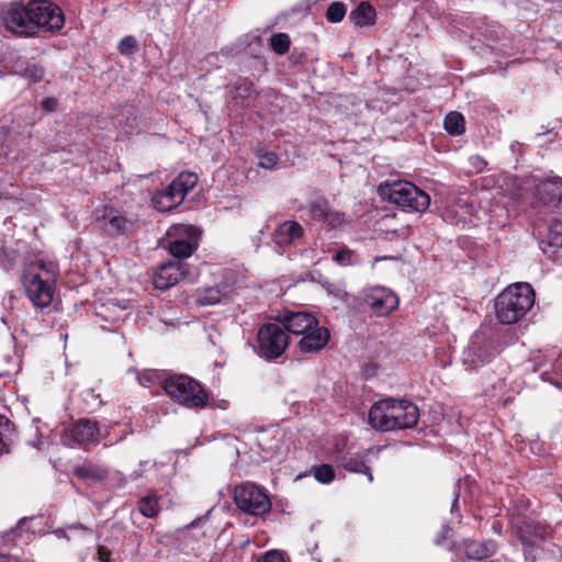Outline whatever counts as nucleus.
Returning <instances> with one entry per match:
<instances>
[{
	"mask_svg": "<svg viewBox=\"0 0 562 562\" xmlns=\"http://www.w3.org/2000/svg\"><path fill=\"white\" fill-rule=\"evenodd\" d=\"M535 291L528 283L507 286L495 300V315L502 324L519 322L533 306Z\"/></svg>",
	"mask_w": 562,
	"mask_h": 562,
	"instance_id": "obj_3",
	"label": "nucleus"
},
{
	"mask_svg": "<svg viewBox=\"0 0 562 562\" xmlns=\"http://www.w3.org/2000/svg\"><path fill=\"white\" fill-rule=\"evenodd\" d=\"M492 562H513V561H510V560H508V559H506V558H497V559H495V560H494V561H492Z\"/></svg>",
	"mask_w": 562,
	"mask_h": 562,
	"instance_id": "obj_49",
	"label": "nucleus"
},
{
	"mask_svg": "<svg viewBox=\"0 0 562 562\" xmlns=\"http://www.w3.org/2000/svg\"><path fill=\"white\" fill-rule=\"evenodd\" d=\"M443 125L447 133L454 136L461 135L465 130L463 115L456 111L446 115Z\"/></svg>",
	"mask_w": 562,
	"mask_h": 562,
	"instance_id": "obj_31",
	"label": "nucleus"
},
{
	"mask_svg": "<svg viewBox=\"0 0 562 562\" xmlns=\"http://www.w3.org/2000/svg\"><path fill=\"white\" fill-rule=\"evenodd\" d=\"M82 401L85 402V411L93 412L101 407L102 400L100 394L95 393L94 389H86L80 393Z\"/></svg>",
	"mask_w": 562,
	"mask_h": 562,
	"instance_id": "obj_35",
	"label": "nucleus"
},
{
	"mask_svg": "<svg viewBox=\"0 0 562 562\" xmlns=\"http://www.w3.org/2000/svg\"><path fill=\"white\" fill-rule=\"evenodd\" d=\"M137 380L142 386L150 387L156 384L164 385L167 379L164 378L160 371L147 369L137 374Z\"/></svg>",
	"mask_w": 562,
	"mask_h": 562,
	"instance_id": "obj_33",
	"label": "nucleus"
},
{
	"mask_svg": "<svg viewBox=\"0 0 562 562\" xmlns=\"http://www.w3.org/2000/svg\"><path fill=\"white\" fill-rule=\"evenodd\" d=\"M289 346V335L278 323H267L259 327L254 351L266 361L280 358Z\"/></svg>",
	"mask_w": 562,
	"mask_h": 562,
	"instance_id": "obj_7",
	"label": "nucleus"
},
{
	"mask_svg": "<svg viewBox=\"0 0 562 562\" xmlns=\"http://www.w3.org/2000/svg\"><path fill=\"white\" fill-rule=\"evenodd\" d=\"M440 541H441V540H440L439 538H438V539H436V543H437V544H439V543H440Z\"/></svg>",
	"mask_w": 562,
	"mask_h": 562,
	"instance_id": "obj_52",
	"label": "nucleus"
},
{
	"mask_svg": "<svg viewBox=\"0 0 562 562\" xmlns=\"http://www.w3.org/2000/svg\"><path fill=\"white\" fill-rule=\"evenodd\" d=\"M259 562H284V558L279 551L271 550V551L266 552L260 558Z\"/></svg>",
	"mask_w": 562,
	"mask_h": 562,
	"instance_id": "obj_44",
	"label": "nucleus"
},
{
	"mask_svg": "<svg viewBox=\"0 0 562 562\" xmlns=\"http://www.w3.org/2000/svg\"><path fill=\"white\" fill-rule=\"evenodd\" d=\"M233 499L240 512L251 517L267 514L272 506L267 491L250 482L236 485L233 490Z\"/></svg>",
	"mask_w": 562,
	"mask_h": 562,
	"instance_id": "obj_8",
	"label": "nucleus"
},
{
	"mask_svg": "<svg viewBox=\"0 0 562 562\" xmlns=\"http://www.w3.org/2000/svg\"><path fill=\"white\" fill-rule=\"evenodd\" d=\"M536 195L538 207L552 214L546 241L550 247L562 248V179L540 183Z\"/></svg>",
	"mask_w": 562,
	"mask_h": 562,
	"instance_id": "obj_4",
	"label": "nucleus"
},
{
	"mask_svg": "<svg viewBox=\"0 0 562 562\" xmlns=\"http://www.w3.org/2000/svg\"><path fill=\"white\" fill-rule=\"evenodd\" d=\"M458 503V498L456 497L454 501H453V504H452V507H454V505Z\"/></svg>",
	"mask_w": 562,
	"mask_h": 562,
	"instance_id": "obj_51",
	"label": "nucleus"
},
{
	"mask_svg": "<svg viewBox=\"0 0 562 562\" xmlns=\"http://www.w3.org/2000/svg\"><path fill=\"white\" fill-rule=\"evenodd\" d=\"M69 436L75 443H97L100 437V429L95 422L82 419L69 429Z\"/></svg>",
	"mask_w": 562,
	"mask_h": 562,
	"instance_id": "obj_23",
	"label": "nucleus"
},
{
	"mask_svg": "<svg viewBox=\"0 0 562 562\" xmlns=\"http://www.w3.org/2000/svg\"><path fill=\"white\" fill-rule=\"evenodd\" d=\"M474 203L475 199L468 195H461L458 198L456 204L451 206L449 212L458 223L476 224L475 220H480V211L475 207Z\"/></svg>",
	"mask_w": 562,
	"mask_h": 562,
	"instance_id": "obj_22",
	"label": "nucleus"
},
{
	"mask_svg": "<svg viewBox=\"0 0 562 562\" xmlns=\"http://www.w3.org/2000/svg\"><path fill=\"white\" fill-rule=\"evenodd\" d=\"M279 162V157L273 151H266L259 157V166L265 169H273Z\"/></svg>",
	"mask_w": 562,
	"mask_h": 562,
	"instance_id": "obj_42",
	"label": "nucleus"
},
{
	"mask_svg": "<svg viewBox=\"0 0 562 562\" xmlns=\"http://www.w3.org/2000/svg\"><path fill=\"white\" fill-rule=\"evenodd\" d=\"M98 559L100 562H109L110 561V551L104 547L98 548Z\"/></svg>",
	"mask_w": 562,
	"mask_h": 562,
	"instance_id": "obj_48",
	"label": "nucleus"
},
{
	"mask_svg": "<svg viewBox=\"0 0 562 562\" xmlns=\"http://www.w3.org/2000/svg\"><path fill=\"white\" fill-rule=\"evenodd\" d=\"M235 90H236V97L241 98V99H247L251 94L252 85H251V82H249L245 79H240L236 82Z\"/></svg>",
	"mask_w": 562,
	"mask_h": 562,
	"instance_id": "obj_43",
	"label": "nucleus"
},
{
	"mask_svg": "<svg viewBox=\"0 0 562 562\" xmlns=\"http://www.w3.org/2000/svg\"><path fill=\"white\" fill-rule=\"evenodd\" d=\"M27 245L24 241H16L13 247L2 246L0 249V268L4 271H11L19 267H29V260L25 256Z\"/></svg>",
	"mask_w": 562,
	"mask_h": 562,
	"instance_id": "obj_20",
	"label": "nucleus"
},
{
	"mask_svg": "<svg viewBox=\"0 0 562 562\" xmlns=\"http://www.w3.org/2000/svg\"><path fill=\"white\" fill-rule=\"evenodd\" d=\"M105 220V229L110 234H127L133 227V223L115 210H111Z\"/></svg>",
	"mask_w": 562,
	"mask_h": 562,
	"instance_id": "obj_27",
	"label": "nucleus"
},
{
	"mask_svg": "<svg viewBox=\"0 0 562 562\" xmlns=\"http://www.w3.org/2000/svg\"><path fill=\"white\" fill-rule=\"evenodd\" d=\"M419 419L418 407L406 400L384 398L369 412V424L381 431L413 428Z\"/></svg>",
	"mask_w": 562,
	"mask_h": 562,
	"instance_id": "obj_2",
	"label": "nucleus"
},
{
	"mask_svg": "<svg viewBox=\"0 0 562 562\" xmlns=\"http://www.w3.org/2000/svg\"><path fill=\"white\" fill-rule=\"evenodd\" d=\"M138 509L147 518L156 517L160 510L158 497L155 494L142 497L138 502Z\"/></svg>",
	"mask_w": 562,
	"mask_h": 562,
	"instance_id": "obj_32",
	"label": "nucleus"
},
{
	"mask_svg": "<svg viewBox=\"0 0 562 562\" xmlns=\"http://www.w3.org/2000/svg\"><path fill=\"white\" fill-rule=\"evenodd\" d=\"M201 521H202V519H201V518H199V519H196V520L192 521V522L190 524V526H189V527H195V526H198Z\"/></svg>",
	"mask_w": 562,
	"mask_h": 562,
	"instance_id": "obj_50",
	"label": "nucleus"
},
{
	"mask_svg": "<svg viewBox=\"0 0 562 562\" xmlns=\"http://www.w3.org/2000/svg\"><path fill=\"white\" fill-rule=\"evenodd\" d=\"M333 259L340 266H351L358 262V256L348 248H342L336 251Z\"/></svg>",
	"mask_w": 562,
	"mask_h": 562,
	"instance_id": "obj_39",
	"label": "nucleus"
},
{
	"mask_svg": "<svg viewBox=\"0 0 562 562\" xmlns=\"http://www.w3.org/2000/svg\"><path fill=\"white\" fill-rule=\"evenodd\" d=\"M316 322H318V319L310 313L286 311L281 316L282 324L280 325L286 333L290 331L293 335L300 336L301 334L308 331L312 326L315 327Z\"/></svg>",
	"mask_w": 562,
	"mask_h": 562,
	"instance_id": "obj_21",
	"label": "nucleus"
},
{
	"mask_svg": "<svg viewBox=\"0 0 562 562\" xmlns=\"http://www.w3.org/2000/svg\"><path fill=\"white\" fill-rule=\"evenodd\" d=\"M41 105L46 112H52L56 109L57 100L55 98H45L42 100Z\"/></svg>",
	"mask_w": 562,
	"mask_h": 562,
	"instance_id": "obj_46",
	"label": "nucleus"
},
{
	"mask_svg": "<svg viewBox=\"0 0 562 562\" xmlns=\"http://www.w3.org/2000/svg\"><path fill=\"white\" fill-rule=\"evenodd\" d=\"M378 193L403 210L425 212L430 205V196L409 181H384L379 184Z\"/></svg>",
	"mask_w": 562,
	"mask_h": 562,
	"instance_id": "obj_5",
	"label": "nucleus"
},
{
	"mask_svg": "<svg viewBox=\"0 0 562 562\" xmlns=\"http://www.w3.org/2000/svg\"><path fill=\"white\" fill-rule=\"evenodd\" d=\"M187 273L186 263L169 261L161 265L154 273L153 283L156 289L165 290L181 281Z\"/></svg>",
	"mask_w": 562,
	"mask_h": 562,
	"instance_id": "obj_18",
	"label": "nucleus"
},
{
	"mask_svg": "<svg viewBox=\"0 0 562 562\" xmlns=\"http://www.w3.org/2000/svg\"><path fill=\"white\" fill-rule=\"evenodd\" d=\"M470 164L476 172H482L486 167V161L480 156L470 157Z\"/></svg>",
	"mask_w": 562,
	"mask_h": 562,
	"instance_id": "obj_45",
	"label": "nucleus"
},
{
	"mask_svg": "<svg viewBox=\"0 0 562 562\" xmlns=\"http://www.w3.org/2000/svg\"><path fill=\"white\" fill-rule=\"evenodd\" d=\"M465 554L471 560H483L491 557L496 551V543L492 540L475 541L469 540L464 543Z\"/></svg>",
	"mask_w": 562,
	"mask_h": 562,
	"instance_id": "obj_25",
	"label": "nucleus"
},
{
	"mask_svg": "<svg viewBox=\"0 0 562 562\" xmlns=\"http://www.w3.org/2000/svg\"><path fill=\"white\" fill-rule=\"evenodd\" d=\"M290 37L285 33H278L271 36L270 46L279 55L285 54L290 48Z\"/></svg>",
	"mask_w": 562,
	"mask_h": 562,
	"instance_id": "obj_36",
	"label": "nucleus"
},
{
	"mask_svg": "<svg viewBox=\"0 0 562 562\" xmlns=\"http://www.w3.org/2000/svg\"><path fill=\"white\" fill-rule=\"evenodd\" d=\"M76 475L88 484H94L106 479L108 471L101 465H83L75 470Z\"/></svg>",
	"mask_w": 562,
	"mask_h": 562,
	"instance_id": "obj_28",
	"label": "nucleus"
},
{
	"mask_svg": "<svg viewBox=\"0 0 562 562\" xmlns=\"http://www.w3.org/2000/svg\"><path fill=\"white\" fill-rule=\"evenodd\" d=\"M524 557L527 562L536 561V547H524Z\"/></svg>",
	"mask_w": 562,
	"mask_h": 562,
	"instance_id": "obj_47",
	"label": "nucleus"
},
{
	"mask_svg": "<svg viewBox=\"0 0 562 562\" xmlns=\"http://www.w3.org/2000/svg\"><path fill=\"white\" fill-rule=\"evenodd\" d=\"M347 13V4L341 1L331 2L326 10V20L329 23H339Z\"/></svg>",
	"mask_w": 562,
	"mask_h": 562,
	"instance_id": "obj_34",
	"label": "nucleus"
},
{
	"mask_svg": "<svg viewBox=\"0 0 562 562\" xmlns=\"http://www.w3.org/2000/svg\"><path fill=\"white\" fill-rule=\"evenodd\" d=\"M168 235L175 239L169 241V252L176 258H189L196 248L200 231L186 224H179L170 228Z\"/></svg>",
	"mask_w": 562,
	"mask_h": 562,
	"instance_id": "obj_13",
	"label": "nucleus"
},
{
	"mask_svg": "<svg viewBox=\"0 0 562 562\" xmlns=\"http://www.w3.org/2000/svg\"><path fill=\"white\" fill-rule=\"evenodd\" d=\"M156 472H157V463L156 462L142 461L138 464V468L130 474V477L132 480H137L139 477H150Z\"/></svg>",
	"mask_w": 562,
	"mask_h": 562,
	"instance_id": "obj_37",
	"label": "nucleus"
},
{
	"mask_svg": "<svg viewBox=\"0 0 562 562\" xmlns=\"http://www.w3.org/2000/svg\"><path fill=\"white\" fill-rule=\"evenodd\" d=\"M349 19L356 27L369 26L375 22V10L369 2H361L350 12Z\"/></svg>",
	"mask_w": 562,
	"mask_h": 562,
	"instance_id": "obj_26",
	"label": "nucleus"
},
{
	"mask_svg": "<svg viewBox=\"0 0 562 562\" xmlns=\"http://www.w3.org/2000/svg\"><path fill=\"white\" fill-rule=\"evenodd\" d=\"M301 339L297 342V348L302 353H316L319 352L328 344L330 338L329 329L321 326L319 322L315 323L308 331L300 335Z\"/></svg>",
	"mask_w": 562,
	"mask_h": 562,
	"instance_id": "obj_17",
	"label": "nucleus"
},
{
	"mask_svg": "<svg viewBox=\"0 0 562 562\" xmlns=\"http://www.w3.org/2000/svg\"><path fill=\"white\" fill-rule=\"evenodd\" d=\"M363 301L376 316H385L398 306L396 294L383 286L368 289Z\"/></svg>",
	"mask_w": 562,
	"mask_h": 562,
	"instance_id": "obj_16",
	"label": "nucleus"
},
{
	"mask_svg": "<svg viewBox=\"0 0 562 562\" xmlns=\"http://www.w3.org/2000/svg\"><path fill=\"white\" fill-rule=\"evenodd\" d=\"M512 532L522 547H537L540 541L550 536L551 529L548 525L530 518H517L512 520Z\"/></svg>",
	"mask_w": 562,
	"mask_h": 562,
	"instance_id": "obj_14",
	"label": "nucleus"
},
{
	"mask_svg": "<svg viewBox=\"0 0 562 562\" xmlns=\"http://www.w3.org/2000/svg\"><path fill=\"white\" fill-rule=\"evenodd\" d=\"M303 217L322 228L335 229L342 226L344 215L333 210L328 201L317 198L303 210Z\"/></svg>",
	"mask_w": 562,
	"mask_h": 562,
	"instance_id": "obj_12",
	"label": "nucleus"
},
{
	"mask_svg": "<svg viewBox=\"0 0 562 562\" xmlns=\"http://www.w3.org/2000/svg\"><path fill=\"white\" fill-rule=\"evenodd\" d=\"M22 76L32 82H38L43 79V68L36 64H27L22 72Z\"/></svg>",
	"mask_w": 562,
	"mask_h": 562,
	"instance_id": "obj_41",
	"label": "nucleus"
},
{
	"mask_svg": "<svg viewBox=\"0 0 562 562\" xmlns=\"http://www.w3.org/2000/svg\"><path fill=\"white\" fill-rule=\"evenodd\" d=\"M59 274V265L53 259L38 258L30 261L23 271L22 283L35 307L44 308L50 305Z\"/></svg>",
	"mask_w": 562,
	"mask_h": 562,
	"instance_id": "obj_1",
	"label": "nucleus"
},
{
	"mask_svg": "<svg viewBox=\"0 0 562 562\" xmlns=\"http://www.w3.org/2000/svg\"><path fill=\"white\" fill-rule=\"evenodd\" d=\"M198 176L193 172H181L169 186L153 196V205L159 212H168L182 203L187 193L195 187Z\"/></svg>",
	"mask_w": 562,
	"mask_h": 562,
	"instance_id": "obj_9",
	"label": "nucleus"
},
{
	"mask_svg": "<svg viewBox=\"0 0 562 562\" xmlns=\"http://www.w3.org/2000/svg\"><path fill=\"white\" fill-rule=\"evenodd\" d=\"M379 449L374 450L373 448L353 452L346 453L340 457H337L336 461L349 472L355 473H364L368 476V481L371 483L373 481V475L370 471V468L367 465L368 457L370 454H376Z\"/></svg>",
	"mask_w": 562,
	"mask_h": 562,
	"instance_id": "obj_19",
	"label": "nucleus"
},
{
	"mask_svg": "<svg viewBox=\"0 0 562 562\" xmlns=\"http://www.w3.org/2000/svg\"><path fill=\"white\" fill-rule=\"evenodd\" d=\"M223 293L218 285L199 289L195 294V301L199 305H214L222 301Z\"/></svg>",
	"mask_w": 562,
	"mask_h": 562,
	"instance_id": "obj_30",
	"label": "nucleus"
},
{
	"mask_svg": "<svg viewBox=\"0 0 562 562\" xmlns=\"http://www.w3.org/2000/svg\"><path fill=\"white\" fill-rule=\"evenodd\" d=\"M164 390L175 402L187 408L202 409L210 403L209 392L188 375L170 376L165 381Z\"/></svg>",
	"mask_w": 562,
	"mask_h": 562,
	"instance_id": "obj_6",
	"label": "nucleus"
},
{
	"mask_svg": "<svg viewBox=\"0 0 562 562\" xmlns=\"http://www.w3.org/2000/svg\"><path fill=\"white\" fill-rule=\"evenodd\" d=\"M117 49L122 55L131 56L136 53L137 50V41L134 36L127 35L123 37Z\"/></svg>",
	"mask_w": 562,
	"mask_h": 562,
	"instance_id": "obj_40",
	"label": "nucleus"
},
{
	"mask_svg": "<svg viewBox=\"0 0 562 562\" xmlns=\"http://www.w3.org/2000/svg\"><path fill=\"white\" fill-rule=\"evenodd\" d=\"M498 352L493 341L475 333L468 349L464 351L463 362L471 368H477L490 362Z\"/></svg>",
	"mask_w": 562,
	"mask_h": 562,
	"instance_id": "obj_15",
	"label": "nucleus"
},
{
	"mask_svg": "<svg viewBox=\"0 0 562 562\" xmlns=\"http://www.w3.org/2000/svg\"><path fill=\"white\" fill-rule=\"evenodd\" d=\"M15 438L14 425L9 418L0 415V456L8 453Z\"/></svg>",
	"mask_w": 562,
	"mask_h": 562,
	"instance_id": "obj_29",
	"label": "nucleus"
},
{
	"mask_svg": "<svg viewBox=\"0 0 562 562\" xmlns=\"http://www.w3.org/2000/svg\"><path fill=\"white\" fill-rule=\"evenodd\" d=\"M30 10L33 13L34 34L40 29L57 31L64 26V14L59 7L47 0L30 1Z\"/></svg>",
	"mask_w": 562,
	"mask_h": 562,
	"instance_id": "obj_11",
	"label": "nucleus"
},
{
	"mask_svg": "<svg viewBox=\"0 0 562 562\" xmlns=\"http://www.w3.org/2000/svg\"><path fill=\"white\" fill-rule=\"evenodd\" d=\"M33 13L27 4L11 2L0 10V18L4 27L19 36H31L34 34Z\"/></svg>",
	"mask_w": 562,
	"mask_h": 562,
	"instance_id": "obj_10",
	"label": "nucleus"
},
{
	"mask_svg": "<svg viewBox=\"0 0 562 562\" xmlns=\"http://www.w3.org/2000/svg\"><path fill=\"white\" fill-rule=\"evenodd\" d=\"M316 481L323 484L330 483L335 477V472L331 465L321 464L313 468Z\"/></svg>",
	"mask_w": 562,
	"mask_h": 562,
	"instance_id": "obj_38",
	"label": "nucleus"
},
{
	"mask_svg": "<svg viewBox=\"0 0 562 562\" xmlns=\"http://www.w3.org/2000/svg\"><path fill=\"white\" fill-rule=\"evenodd\" d=\"M304 229L296 221H285L278 226L273 234L276 245L283 247L296 244L303 238Z\"/></svg>",
	"mask_w": 562,
	"mask_h": 562,
	"instance_id": "obj_24",
	"label": "nucleus"
}]
</instances>
